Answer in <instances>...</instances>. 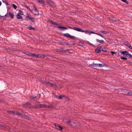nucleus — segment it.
<instances>
[{
	"mask_svg": "<svg viewBox=\"0 0 132 132\" xmlns=\"http://www.w3.org/2000/svg\"><path fill=\"white\" fill-rule=\"evenodd\" d=\"M24 20L26 21L30 20L33 22H35V19L34 17L31 16L30 14L28 13L27 14Z\"/></svg>",
	"mask_w": 132,
	"mask_h": 132,
	"instance_id": "nucleus-1",
	"label": "nucleus"
},
{
	"mask_svg": "<svg viewBox=\"0 0 132 132\" xmlns=\"http://www.w3.org/2000/svg\"><path fill=\"white\" fill-rule=\"evenodd\" d=\"M50 22H51L52 24L56 25L57 26L56 27L57 28H60L61 30H64L67 29V27L62 26H59V24L55 22H54L52 21H50Z\"/></svg>",
	"mask_w": 132,
	"mask_h": 132,
	"instance_id": "nucleus-2",
	"label": "nucleus"
},
{
	"mask_svg": "<svg viewBox=\"0 0 132 132\" xmlns=\"http://www.w3.org/2000/svg\"><path fill=\"white\" fill-rule=\"evenodd\" d=\"M52 108L53 107L52 105L51 106H48L47 105L45 104H39L37 105V106L36 107L37 108Z\"/></svg>",
	"mask_w": 132,
	"mask_h": 132,
	"instance_id": "nucleus-3",
	"label": "nucleus"
},
{
	"mask_svg": "<svg viewBox=\"0 0 132 132\" xmlns=\"http://www.w3.org/2000/svg\"><path fill=\"white\" fill-rule=\"evenodd\" d=\"M47 2L51 7L53 8H54L55 7V4L51 0H47Z\"/></svg>",
	"mask_w": 132,
	"mask_h": 132,
	"instance_id": "nucleus-4",
	"label": "nucleus"
},
{
	"mask_svg": "<svg viewBox=\"0 0 132 132\" xmlns=\"http://www.w3.org/2000/svg\"><path fill=\"white\" fill-rule=\"evenodd\" d=\"M83 31H82V32H84L86 34H90L91 33L93 34L94 33V32L92 31L89 30H87L85 31H84V30H83Z\"/></svg>",
	"mask_w": 132,
	"mask_h": 132,
	"instance_id": "nucleus-5",
	"label": "nucleus"
},
{
	"mask_svg": "<svg viewBox=\"0 0 132 132\" xmlns=\"http://www.w3.org/2000/svg\"><path fill=\"white\" fill-rule=\"evenodd\" d=\"M101 48L102 47H101V46H100L98 47L97 48H96L95 49V52L97 53H100L101 51Z\"/></svg>",
	"mask_w": 132,
	"mask_h": 132,
	"instance_id": "nucleus-6",
	"label": "nucleus"
},
{
	"mask_svg": "<svg viewBox=\"0 0 132 132\" xmlns=\"http://www.w3.org/2000/svg\"><path fill=\"white\" fill-rule=\"evenodd\" d=\"M109 18L110 20L114 22L118 21L119 20L117 18H114L113 17H109Z\"/></svg>",
	"mask_w": 132,
	"mask_h": 132,
	"instance_id": "nucleus-7",
	"label": "nucleus"
},
{
	"mask_svg": "<svg viewBox=\"0 0 132 132\" xmlns=\"http://www.w3.org/2000/svg\"><path fill=\"white\" fill-rule=\"evenodd\" d=\"M73 29L79 32H82L83 31V30L76 27H74Z\"/></svg>",
	"mask_w": 132,
	"mask_h": 132,
	"instance_id": "nucleus-8",
	"label": "nucleus"
},
{
	"mask_svg": "<svg viewBox=\"0 0 132 132\" xmlns=\"http://www.w3.org/2000/svg\"><path fill=\"white\" fill-rule=\"evenodd\" d=\"M31 12L34 14L37 15L39 14V12L37 10H34L31 11Z\"/></svg>",
	"mask_w": 132,
	"mask_h": 132,
	"instance_id": "nucleus-9",
	"label": "nucleus"
},
{
	"mask_svg": "<svg viewBox=\"0 0 132 132\" xmlns=\"http://www.w3.org/2000/svg\"><path fill=\"white\" fill-rule=\"evenodd\" d=\"M31 104L29 102H27L23 105V107L25 108L29 107Z\"/></svg>",
	"mask_w": 132,
	"mask_h": 132,
	"instance_id": "nucleus-10",
	"label": "nucleus"
},
{
	"mask_svg": "<svg viewBox=\"0 0 132 132\" xmlns=\"http://www.w3.org/2000/svg\"><path fill=\"white\" fill-rule=\"evenodd\" d=\"M38 58H44L45 56L46 55L43 54H38Z\"/></svg>",
	"mask_w": 132,
	"mask_h": 132,
	"instance_id": "nucleus-11",
	"label": "nucleus"
},
{
	"mask_svg": "<svg viewBox=\"0 0 132 132\" xmlns=\"http://www.w3.org/2000/svg\"><path fill=\"white\" fill-rule=\"evenodd\" d=\"M96 40L97 42H98L100 43L101 44H104V41L103 40H100L98 39H97Z\"/></svg>",
	"mask_w": 132,
	"mask_h": 132,
	"instance_id": "nucleus-12",
	"label": "nucleus"
},
{
	"mask_svg": "<svg viewBox=\"0 0 132 132\" xmlns=\"http://www.w3.org/2000/svg\"><path fill=\"white\" fill-rule=\"evenodd\" d=\"M38 2L40 4H43V6H45L46 5L44 3L43 0H38Z\"/></svg>",
	"mask_w": 132,
	"mask_h": 132,
	"instance_id": "nucleus-13",
	"label": "nucleus"
},
{
	"mask_svg": "<svg viewBox=\"0 0 132 132\" xmlns=\"http://www.w3.org/2000/svg\"><path fill=\"white\" fill-rule=\"evenodd\" d=\"M16 18L17 19H21V20L23 21V19L22 18V16H21L19 14V13H18L16 16Z\"/></svg>",
	"mask_w": 132,
	"mask_h": 132,
	"instance_id": "nucleus-14",
	"label": "nucleus"
},
{
	"mask_svg": "<svg viewBox=\"0 0 132 132\" xmlns=\"http://www.w3.org/2000/svg\"><path fill=\"white\" fill-rule=\"evenodd\" d=\"M120 53H122L123 55H128L129 52L127 51H123L122 52H121Z\"/></svg>",
	"mask_w": 132,
	"mask_h": 132,
	"instance_id": "nucleus-15",
	"label": "nucleus"
},
{
	"mask_svg": "<svg viewBox=\"0 0 132 132\" xmlns=\"http://www.w3.org/2000/svg\"><path fill=\"white\" fill-rule=\"evenodd\" d=\"M98 64H95V63H94L93 64H89V66L90 67H92L93 66L95 65L96 67H98Z\"/></svg>",
	"mask_w": 132,
	"mask_h": 132,
	"instance_id": "nucleus-16",
	"label": "nucleus"
},
{
	"mask_svg": "<svg viewBox=\"0 0 132 132\" xmlns=\"http://www.w3.org/2000/svg\"><path fill=\"white\" fill-rule=\"evenodd\" d=\"M56 129L57 130H60L62 131L63 129V128L62 127L59 125L56 128Z\"/></svg>",
	"mask_w": 132,
	"mask_h": 132,
	"instance_id": "nucleus-17",
	"label": "nucleus"
},
{
	"mask_svg": "<svg viewBox=\"0 0 132 132\" xmlns=\"http://www.w3.org/2000/svg\"><path fill=\"white\" fill-rule=\"evenodd\" d=\"M9 14L10 16L13 19L14 16V15L11 12H9Z\"/></svg>",
	"mask_w": 132,
	"mask_h": 132,
	"instance_id": "nucleus-18",
	"label": "nucleus"
},
{
	"mask_svg": "<svg viewBox=\"0 0 132 132\" xmlns=\"http://www.w3.org/2000/svg\"><path fill=\"white\" fill-rule=\"evenodd\" d=\"M63 35L64 36H65V37H66L67 38H70V34H69L68 33H67L64 34H63Z\"/></svg>",
	"mask_w": 132,
	"mask_h": 132,
	"instance_id": "nucleus-19",
	"label": "nucleus"
},
{
	"mask_svg": "<svg viewBox=\"0 0 132 132\" xmlns=\"http://www.w3.org/2000/svg\"><path fill=\"white\" fill-rule=\"evenodd\" d=\"M30 98L31 99H33L35 101L37 102V97L36 96H35L34 97L33 96H30Z\"/></svg>",
	"mask_w": 132,
	"mask_h": 132,
	"instance_id": "nucleus-20",
	"label": "nucleus"
},
{
	"mask_svg": "<svg viewBox=\"0 0 132 132\" xmlns=\"http://www.w3.org/2000/svg\"><path fill=\"white\" fill-rule=\"evenodd\" d=\"M78 45L82 47L84 46V44L83 43L80 42L78 44Z\"/></svg>",
	"mask_w": 132,
	"mask_h": 132,
	"instance_id": "nucleus-21",
	"label": "nucleus"
},
{
	"mask_svg": "<svg viewBox=\"0 0 132 132\" xmlns=\"http://www.w3.org/2000/svg\"><path fill=\"white\" fill-rule=\"evenodd\" d=\"M65 95H62L59 96V100H61L62 97H65Z\"/></svg>",
	"mask_w": 132,
	"mask_h": 132,
	"instance_id": "nucleus-22",
	"label": "nucleus"
},
{
	"mask_svg": "<svg viewBox=\"0 0 132 132\" xmlns=\"http://www.w3.org/2000/svg\"><path fill=\"white\" fill-rule=\"evenodd\" d=\"M71 121L70 120H68L67 121V123L68 125H71Z\"/></svg>",
	"mask_w": 132,
	"mask_h": 132,
	"instance_id": "nucleus-23",
	"label": "nucleus"
},
{
	"mask_svg": "<svg viewBox=\"0 0 132 132\" xmlns=\"http://www.w3.org/2000/svg\"><path fill=\"white\" fill-rule=\"evenodd\" d=\"M38 54H36L35 53H32L31 56H34L36 58H38Z\"/></svg>",
	"mask_w": 132,
	"mask_h": 132,
	"instance_id": "nucleus-24",
	"label": "nucleus"
},
{
	"mask_svg": "<svg viewBox=\"0 0 132 132\" xmlns=\"http://www.w3.org/2000/svg\"><path fill=\"white\" fill-rule=\"evenodd\" d=\"M70 38L72 39H76V37L73 36H72L71 35H70Z\"/></svg>",
	"mask_w": 132,
	"mask_h": 132,
	"instance_id": "nucleus-25",
	"label": "nucleus"
},
{
	"mask_svg": "<svg viewBox=\"0 0 132 132\" xmlns=\"http://www.w3.org/2000/svg\"><path fill=\"white\" fill-rule=\"evenodd\" d=\"M124 43L125 44L126 46H128L129 45V44L128 43L127 41H125L124 42Z\"/></svg>",
	"mask_w": 132,
	"mask_h": 132,
	"instance_id": "nucleus-26",
	"label": "nucleus"
},
{
	"mask_svg": "<svg viewBox=\"0 0 132 132\" xmlns=\"http://www.w3.org/2000/svg\"><path fill=\"white\" fill-rule=\"evenodd\" d=\"M101 51H103V52L105 53H106L107 52V51L105 50V48H102V49Z\"/></svg>",
	"mask_w": 132,
	"mask_h": 132,
	"instance_id": "nucleus-27",
	"label": "nucleus"
},
{
	"mask_svg": "<svg viewBox=\"0 0 132 132\" xmlns=\"http://www.w3.org/2000/svg\"><path fill=\"white\" fill-rule=\"evenodd\" d=\"M60 45H69V43H66L65 42H64L63 43H60Z\"/></svg>",
	"mask_w": 132,
	"mask_h": 132,
	"instance_id": "nucleus-28",
	"label": "nucleus"
},
{
	"mask_svg": "<svg viewBox=\"0 0 132 132\" xmlns=\"http://www.w3.org/2000/svg\"><path fill=\"white\" fill-rule=\"evenodd\" d=\"M14 114H16L19 116H20V114H21V113L19 112L18 111H16L15 113H14Z\"/></svg>",
	"mask_w": 132,
	"mask_h": 132,
	"instance_id": "nucleus-29",
	"label": "nucleus"
},
{
	"mask_svg": "<svg viewBox=\"0 0 132 132\" xmlns=\"http://www.w3.org/2000/svg\"><path fill=\"white\" fill-rule=\"evenodd\" d=\"M120 59L122 60H127V58L125 57H123L122 56H121L120 57Z\"/></svg>",
	"mask_w": 132,
	"mask_h": 132,
	"instance_id": "nucleus-30",
	"label": "nucleus"
},
{
	"mask_svg": "<svg viewBox=\"0 0 132 132\" xmlns=\"http://www.w3.org/2000/svg\"><path fill=\"white\" fill-rule=\"evenodd\" d=\"M24 53L25 54H26L27 55H28L29 56H31V55H32V53H28V52H27V53H26V52H25Z\"/></svg>",
	"mask_w": 132,
	"mask_h": 132,
	"instance_id": "nucleus-31",
	"label": "nucleus"
},
{
	"mask_svg": "<svg viewBox=\"0 0 132 132\" xmlns=\"http://www.w3.org/2000/svg\"><path fill=\"white\" fill-rule=\"evenodd\" d=\"M100 31L102 32V33H103L104 34H107L108 33V32L107 31H104V30H101Z\"/></svg>",
	"mask_w": 132,
	"mask_h": 132,
	"instance_id": "nucleus-32",
	"label": "nucleus"
},
{
	"mask_svg": "<svg viewBox=\"0 0 132 132\" xmlns=\"http://www.w3.org/2000/svg\"><path fill=\"white\" fill-rule=\"evenodd\" d=\"M46 83L47 84H49L52 86H54V85L53 84L50 83L49 82H47Z\"/></svg>",
	"mask_w": 132,
	"mask_h": 132,
	"instance_id": "nucleus-33",
	"label": "nucleus"
},
{
	"mask_svg": "<svg viewBox=\"0 0 132 132\" xmlns=\"http://www.w3.org/2000/svg\"><path fill=\"white\" fill-rule=\"evenodd\" d=\"M19 13V14H20L22 15L23 14V12L20 10H19V13Z\"/></svg>",
	"mask_w": 132,
	"mask_h": 132,
	"instance_id": "nucleus-34",
	"label": "nucleus"
},
{
	"mask_svg": "<svg viewBox=\"0 0 132 132\" xmlns=\"http://www.w3.org/2000/svg\"><path fill=\"white\" fill-rule=\"evenodd\" d=\"M12 6L15 9H16L17 8V7L16 6L15 4H13L12 5Z\"/></svg>",
	"mask_w": 132,
	"mask_h": 132,
	"instance_id": "nucleus-35",
	"label": "nucleus"
},
{
	"mask_svg": "<svg viewBox=\"0 0 132 132\" xmlns=\"http://www.w3.org/2000/svg\"><path fill=\"white\" fill-rule=\"evenodd\" d=\"M8 112L10 114H14V111H8Z\"/></svg>",
	"mask_w": 132,
	"mask_h": 132,
	"instance_id": "nucleus-36",
	"label": "nucleus"
},
{
	"mask_svg": "<svg viewBox=\"0 0 132 132\" xmlns=\"http://www.w3.org/2000/svg\"><path fill=\"white\" fill-rule=\"evenodd\" d=\"M98 67H103L104 66V65H103V64H98Z\"/></svg>",
	"mask_w": 132,
	"mask_h": 132,
	"instance_id": "nucleus-37",
	"label": "nucleus"
},
{
	"mask_svg": "<svg viewBox=\"0 0 132 132\" xmlns=\"http://www.w3.org/2000/svg\"><path fill=\"white\" fill-rule=\"evenodd\" d=\"M29 29L30 30H35V29L31 26L29 27Z\"/></svg>",
	"mask_w": 132,
	"mask_h": 132,
	"instance_id": "nucleus-38",
	"label": "nucleus"
},
{
	"mask_svg": "<svg viewBox=\"0 0 132 132\" xmlns=\"http://www.w3.org/2000/svg\"><path fill=\"white\" fill-rule=\"evenodd\" d=\"M19 116H21L22 118H24V117H25V115L24 114H22L21 113V114H20Z\"/></svg>",
	"mask_w": 132,
	"mask_h": 132,
	"instance_id": "nucleus-39",
	"label": "nucleus"
},
{
	"mask_svg": "<svg viewBox=\"0 0 132 132\" xmlns=\"http://www.w3.org/2000/svg\"><path fill=\"white\" fill-rule=\"evenodd\" d=\"M0 103H4L5 101L3 99L0 98Z\"/></svg>",
	"mask_w": 132,
	"mask_h": 132,
	"instance_id": "nucleus-40",
	"label": "nucleus"
},
{
	"mask_svg": "<svg viewBox=\"0 0 132 132\" xmlns=\"http://www.w3.org/2000/svg\"><path fill=\"white\" fill-rule=\"evenodd\" d=\"M121 1L123 2L126 3V4H128V2H127L126 0H121Z\"/></svg>",
	"mask_w": 132,
	"mask_h": 132,
	"instance_id": "nucleus-41",
	"label": "nucleus"
},
{
	"mask_svg": "<svg viewBox=\"0 0 132 132\" xmlns=\"http://www.w3.org/2000/svg\"><path fill=\"white\" fill-rule=\"evenodd\" d=\"M70 45H74V44L73 42L72 41H71L69 42Z\"/></svg>",
	"mask_w": 132,
	"mask_h": 132,
	"instance_id": "nucleus-42",
	"label": "nucleus"
},
{
	"mask_svg": "<svg viewBox=\"0 0 132 132\" xmlns=\"http://www.w3.org/2000/svg\"><path fill=\"white\" fill-rule=\"evenodd\" d=\"M111 53L113 55V54H116V53H117L116 52H113V51H112L111 52Z\"/></svg>",
	"mask_w": 132,
	"mask_h": 132,
	"instance_id": "nucleus-43",
	"label": "nucleus"
},
{
	"mask_svg": "<svg viewBox=\"0 0 132 132\" xmlns=\"http://www.w3.org/2000/svg\"><path fill=\"white\" fill-rule=\"evenodd\" d=\"M3 3H4L6 4V5H8V2H6V1H3Z\"/></svg>",
	"mask_w": 132,
	"mask_h": 132,
	"instance_id": "nucleus-44",
	"label": "nucleus"
},
{
	"mask_svg": "<svg viewBox=\"0 0 132 132\" xmlns=\"http://www.w3.org/2000/svg\"><path fill=\"white\" fill-rule=\"evenodd\" d=\"M54 125L55 126V127H56V128L59 125L57 123H54Z\"/></svg>",
	"mask_w": 132,
	"mask_h": 132,
	"instance_id": "nucleus-45",
	"label": "nucleus"
},
{
	"mask_svg": "<svg viewBox=\"0 0 132 132\" xmlns=\"http://www.w3.org/2000/svg\"><path fill=\"white\" fill-rule=\"evenodd\" d=\"M128 55L130 57L132 58V55L131 54L129 53Z\"/></svg>",
	"mask_w": 132,
	"mask_h": 132,
	"instance_id": "nucleus-46",
	"label": "nucleus"
},
{
	"mask_svg": "<svg viewBox=\"0 0 132 132\" xmlns=\"http://www.w3.org/2000/svg\"><path fill=\"white\" fill-rule=\"evenodd\" d=\"M69 51V52H70V51H71V50L70 49H67V50H64V51Z\"/></svg>",
	"mask_w": 132,
	"mask_h": 132,
	"instance_id": "nucleus-47",
	"label": "nucleus"
},
{
	"mask_svg": "<svg viewBox=\"0 0 132 132\" xmlns=\"http://www.w3.org/2000/svg\"><path fill=\"white\" fill-rule=\"evenodd\" d=\"M128 47L130 48V49H132V46H131L130 45H129V46H128Z\"/></svg>",
	"mask_w": 132,
	"mask_h": 132,
	"instance_id": "nucleus-48",
	"label": "nucleus"
},
{
	"mask_svg": "<svg viewBox=\"0 0 132 132\" xmlns=\"http://www.w3.org/2000/svg\"><path fill=\"white\" fill-rule=\"evenodd\" d=\"M24 7H26V8H27L28 9H29V7H28V6H27L25 5Z\"/></svg>",
	"mask_w": 132,
	"mask_h": 132,
	"instance_id": "nucleus-49",
	"label": "nucleus"
},
{
	"mask_svg": "<svg viewBox=\"0 0 132 132\" xmlns=\"http://www.w3.org/2000/svg\"><path fill=\"white\" fill-rule=\"evenodd\" d=\"M24 118L26 119H28V117L27 116L25 115V117H24Z\"/></svg>",
	"mask_w": 132,
	"mask_h": 132,
	"instance_id": "nucleus-50",
	"label": "nucleus"
},
{
	"mask_svg": "<svg viewBox=\"0 0 132 132\" xmlns=\"http://www.w3.org/2000/svg\"><path fill=\"white\" fill-rule=\"evenodd\" d=\"M55 97L56 98L59 99V96L57 95H55Z\"/></svg>",
	"mask_w": 132,
	"mask_h": 132,
	"instance_id": "nucleus-51",
	"label": "nucleus"
},
{
	"mask_svg": "<svg viewBox=\"0 0 132 132\" xmlns=\"http://www.w3.org/2000/svg\"><path fill=\"white\" fill-rule=\"evenodd\" d=\"M68 28L70 29H73V28H72V27H70V26H68Z\"/></svg>",
	"mask_w": 132,
	"mask_h": 132,
	"instance_id": "nucleus-52",
	"label": "nucleus"
},
{
	"mask_svg": "<svg viewBox=\"0 0 132 132\" xmlns=\"http://www.w3.org/2000/svg\"><path fill=\"white\" fill-rule=\"evenodd\" d=\"M93 34H96V35H98L99 36V34H100L98 33L95 32H94V33H93Z\"/></svg>",
	"mask_w": 132,
	"mask_h": 132,
	"instance_id": "nucleus-53",
	"label": "nucleus"
},
{
	"mask_svg": "<svg viewBox=\"0 0 132 132\" xmlns=\"http://www.w3.org/2000/svg\"><path fill=\"white\" fill-rule=\"evenodd\" d=\"M129 95H131L132 94V93L131 92L128 93Z\"/></svg>",
	"mask_w": 132,
	"mask_h": 132,
	"instance_id": "nucleus-54",
	"label": "nucleus"
},
{
	"mask_svg": "<svg viewBox=\"0 0 132 132\" xmlns=\"http://www.w3.org/2000/svg\"><path fill=\"white\" fill-rule=\"evenodd\" d=\"M99 36L101 37H102L103 38H104L103 36L101 34H100Z\"/></svg>",
	"mask_w": 132,
	"mask_h": 132,
	"instance_id": "nucleus-55",
	"label": "nucleus"
},
{
	"mask_svg": "<svg viewBox=\"0 0 132 132\" xmlns=\"http://www.w3.org/2000/svg\"><path fill=\"white\" fill-rule=\"evenodd\" d=\"M33 7L34 9V10H37V9L36 8V7H35V6H34V5H33Z\"/></svg>",
	"mask_w": 132,
	"mask_h": 132,
	"instance_id": "nucleus-56",
	"label": "nucleus"
},
{
	"mask_svg": "<svg viewBox=\"0 0 132 132\" xmlns=\"http://www.w3.org/2000/svg\"><path fill=\"white\" fill-rule=\"evenodd\" d=\"M122 53H121L120 54V53H118V55H119V56H120L121 55H122Z\"/></svg>",
	"mask_w": 132,
	"mask_h": 132,
	"instance_id": "nucleus-57",
	"label": "nucleus"
},
{
	"mask_svg": "<svg viewBox=\"0 0 132 132\" xmlns=\"http://www.w3.org/2000/svg\"><path fill=\"white\" fill-rule=\"evenodd\" d=\"M130 62H130V61H127V63H129L130 64Z\"/></svg>",
	"mask_w": 132,
	"mask_h": 132,
	"instance_id": "nucleus-58",
	"label": "nucleus"
},
{
	"mask_svg": "<svg viewBox=\"0 0 132 132\" xmlns=\"http://www.w3.org/2000/svg\"><path fill=\"white\" fill-rule=\"evenodd\" d=\"M103 65H104V66H105L106 67H107V65L106 64H103Z\"/></svg>",
	"mask_w": 132,
	"mask_h": 132,
	"instance_id": "nucleus-59",
	"label": "nucleus"
},
{
	"mask_svg": "<svg viewBox=\"0 0 132 132\" xmlns=\"http://www.w3.org/2000/svg\"><path fill=\"white\" fill-rule=\"evenodd\" d=\"M89 45H92V44L90 43H89Z\"/></svg>",
	"mask_w": 132,
	"mask_h": 132,
	"instance_id": "nucleus-60",
	"label": "nucleus"
},
{
	"mask_svg": "<svg viewBox=\"0 0 132 132\" xmlns=\"http://www.w3.org/2000/svg\"><path fill=\"white\" fill-rule=\"evenodd\" d=\"M2 4L1 2L0 1V6Z\"/></svg>",
	"mask_w": 132,
	"mask_h": 132,
	"instance_id": "nucleus-61",
	"label": "nucleus"
},
{
	"mask_svg": "<svg viewBox=\"0 0 132 132\" xmlns=\"http://www.w3.org/2000/svg\"><path fill=\"white\" fill-rule=\"evenodd\" d=\"M130 64L132 65V62H130Z\"/></svg>",
	"mask_w": 132,
	"mask_h": 132,
	"instance_id": "nucleus-62",
	"label": "nucleus"
},
{
	"mask_svg": "<svg viewBox=\"0 0 132 132\" xmlns=\"http://www.w3.org/2000/svg\"><path fill=\"white\" fill-rule=\"evenodd\" d=\"M28 10H29L30 11H31L30 9V8H29V9H28Z\"/></svg>",
	"mask_w": 132,
	"mask_h": 132,
	"instance_id": "nucleus-63",
	"label": "nucleus"
},
{
	"mask_svg": "<svg viewBox=\"0 0 132 132\" xmlns=\"http://www.w3.org/2000/svg\"><path fill=\"white\" fill-rule=\"evenodd\" d=\"M92 46H93L94 47H95V46H94V45H93V44H92Z\"/></svg>",
	"mask_w": 132,
	"mask_h": 132,
	"instance_id": "nucleus-64",
	"label": "nucleus"
}]
</instances>
